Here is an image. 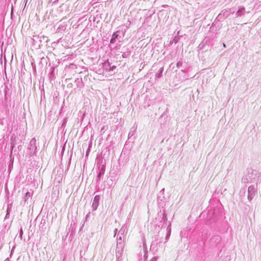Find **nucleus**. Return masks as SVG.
Here are the masks:
<instances>
[{"label":"nucleus","mask_w":261,"mask_h":261,"mask_svg":"<svg viewBox=\"0 0 261 261\" xmlns=\"http://www.w3.org/2000/svg\"><path fill=\"white\" fill-rule=\"evenodd\" d=\"M114 39H115V38H112V39H111V41H110V42H111V43H113V41H114Z\"/></svg>","instance_id":"1"},{"label":"nucleus","mask_w":261,"mask_h":261,"mask_svg":"<svg viewBox=\"0 0 261 261\" xmlns=\"http://www.w3.org/2000/svg\"><path fill=\"white\" fill-rule=\"evenodd\" d=\"M113 36H114V37H115L114 38L115 39L117 37V35H116L115 34H114Z\"/></svg>","instance_id":"2"},{"label":"nucleus","mask_w":261,"mask_h":261,"mask_svg":"<svg viewBox=\"0 0 261 261\" xmlns=\"http://www.w3.org/2000/svg\"><path fill=\"white\" fill-rule=\"evenodd\" d=\"M223 47H226V45H225V44L224 43H223Z\"/></svg>","instance_id":"3"}]
</instances>
